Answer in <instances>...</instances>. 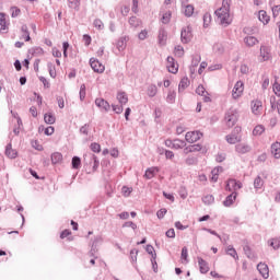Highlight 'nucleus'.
Returning <instances> with one entry per match:
<instances>
[{
    "mask_svg": "<svg viewBox=\"0 0 280 280\" xmlns=\"http://www.w3.org/2000/svg\"><path fill=\"white\" fill-rule=\"evenodd\" d=\"M240 119V115L237 114V109L230 108L225 114V125L228 128H233L237 124Z\"/></svg>",
    "mask_w": 280,
    "mask_h": 280,
    "instance_id": "nucleus-2",
    "label": "nucleus"
},
{
    "mask_svg": "<svg viewBox=\"0 0 280 280\" xmlns=\"http://www.w3.org/2000/svg\"><path fill=\"white\" fill-rule=\"evenodd\" d=\"M182 43L187 45V43L191 42V38H194V33H191V26L183 27L180 33Z\"/></svg>",
    "mask_w": 280,
    "mask_h": 280,
    "instance_id": "nucleus-6",
    "label": "nucleus"
},
{
    "mask_svg": "<svg viewBox=\"0 0 280 280\" xmlns=\"http://www.w3.org/2000/svg\"><path fill=\"white\" fill-rule=\"evenodd\" d=\"M94 27H96V30H104V23L102 22V20H95Z\"/></svg>",
    "mask_w": 280,
    "mask_h": 280,
    "instance_id": "nucleus-60",
    "label": "nucleus"
},
{
    "mask_svg": "<svg viewBox=\"0 0 280 280\" xmlns=\"http://www.w3.org/2000/svg\"><path fill=\"white\" fill-rule=\"evenodd\" d=\"M269 246L273 247L275 250H277V248H280V238L270 240Z\"/></svg>",
    "mask_w": 280,
    "mask_h": 280,
    "instance_id": "nucleus-43",
    "label": "nucleus"
},
{
    "mask_svg": "<svg viewBox=\"0 0 280 280\" xmlns=\"http://www.w3.org/2000/svg\"><path fill=\"white\" fill-rule=\"evenodd\" d=\"M255 189H261L264 187V179L261 177H256L254 180Z\"/></svg>",
    "mask_w": 280,
    "mask_h": 280,
    "instance_id": "nucleus-42",
    "label": "nucleus"
},
{
    "mask_svg": "<svg viewBox=\"0 0 280 280\" xmlns=\"http://www.w3.org/2000/svg\"><path fill=\"white\" fill-rule=\"evenodd\" d=\"M5 156L8 159H16V156H19V151H16V149L12 148V143H9L5 147V152H4Z\"/></svg>",
    "mask_w": 280,
    "mask_h": 280,
    "instance_id": "nucleus-15",
    "label": "nucleus"
},
{
    "mask_svg": "<svg viewBox=\"0 0 280 280\" xmlns=\"http://www.w3.org/2000/svg\"><path fill=\"white\" fill-rule=\"evenodd\" d=\"M279 12H280V5H275L272 8V14L275 18L279 16Z\"/></svg>",
    "mask_w": 280,
    "mask_h": 280,
    "instance_id": "nucleus-63",
    "label": "nucleus"
},
{
    "mask_svg": "<svg viewBox=\"0 0 280 280\" xmlns=\"http://www.w3.org/2000/svg\"><path fill=\"white\" fill-rule=\"evenodd\" d=\"M185 145H186L185 141L176 139L173 141L172 148H174V150H183Z\"/></svg>",
    "mask_w": 280,
    "mask_h": 280,
    "instance_id": "nucleus-33",
    "label": "nucleus"
},
{
    "mask_svg": "<svg viewBox=\"0 0 280 280\" xmlns=\"http://www.w3.org/2000/svg\"><path fill=\"white\" fill-rule=\"evenodd\" d=\"M197 261H198L199 270H200L201 275H207V272H209V270H210L209 262H207V260L202 259V257H198Z\"/></svg>",
    "mask_w": 280,
    "mask_h": 280,
    "instance_id": "nucleus-14",
    "label": "nucleus"
},
{
    "mask_svg": "<svg viewBox=\"0 0 280 280\" xmlns=\"http://www.w3.org/2000/svg\"><path fill=\"white\" fill-rule=\"evenodd\" d=\"M271 108H276L280 115V100L276 104L271 102Z\"/></svg>",
    "mask_w": 280,
    "mask_h": 280,
    "instance_id": "nucleus-64",
    "label": "nucleus"
},
{
    "mask_svg": "<svg viewBox=\"0 0 280 280\" xmlns=\"http://www.w3.org/2000/svg\"><path fill=\"white\" fill-rule=\"evenodd\" d=\"M10 10L12 19H16V16L21 15V9H19V7H11Z\"/></svg>",
    "mask_w": 280,
    "mask_h": 280,
    "instance_id": "nucleus-45",
    "label": "nucleus"
},
{
    "mask_svg": "<svg viewBox=\"0 0 280 280\" xmlns=\"http://www.w3.org/2000/svg\"><path fill=\"white\" fill-rule=\"evenodd\" d=\"M95 104L101 110L108 113L110 110V104H108L104 98H96Z\"/></svg>",
    "mask_w": 280,
    "mask_h": 280,
    "instance_id": "nucleus-16",
    "label": "nucleus"
},
{
    "mask_svg": "<svg viewBox=\"0 0 280 280\" xmlns=\"http://www.w3.org/2000/svg\"><path fill=\"white\" fill-rule=\"evenodd\" d=\"M234 132H236L238 135L232 133V135L226 136L228 143L235 144V143H240V141H242V136L240 135V132H242V127H235Z\"/></svg>",
    "mask_w": 280,
    "mask_h": 280,
    "instance_id": "nucleus-7",
    "label": "nucleus"
},
{
    "mask_svg": "<svg viewBox=\"0 0 280 280\" xmlns=\"http://www.w3.org/2000/svg\"><path fill=\"white\" fill-rule=\"evenodd\" d=\"M137 255H139V250L131 249L130 257H131V261H133V264H136V261H137Z\"/></svg>",
    "mask_w": 280,
    "mask_h": 280,
    "instance_id": "nucleus-59",
    "label": "nucleus"
},
{
    "mask_svg": "<svg viewBox=\"0 0 280 280\" xmlns=\"http://www.w3.org/2000/svg\"><path fill=\"white\" fill-rule=\"evenodd\" d=\"M211 25V14L206 13L203 15V27H209Z\"/></svg>",
    "mask_w": 280,
    "mask_h": 280,
    "instance_id": "nucleus-47",
    "label": "nucleus"
},
{
    "mask_svg": "<svg viewBox=\"0 0 280 280\" xmlns=\"http://www.w3.org/2000/svg\"><path fill=\"white\" fill-rule=\"evenodd\" d=\"M86 97V85L82 84L80 86V100L83 101Z\"/></svg>",
    "mask_w": 280,
    "mask_h": 280,
    "instance_id": "nucleus-51",
    "label": "nucleus"
},
{
    "mask_svg": "<svg viewBox=\"0 0 280 280\" xmlns=\"http://www.w3.org/2000/svg\"><path fill=\"white\" fill-rule=\"evenodd\" d=\"M244 43L246 47H255V45L259 43V39H257L255 36H247L244 38Z\"/></svg>",
    "mask_w": 280,
    "mask_h": 280,
    "instance_id": "nucleus-19",
    "label": "nucleus"
},
{
    "mask_svg": "<svg viewBox=\"0 0 280 280\" xmlns=\"http://www.w3.org/2000/svg\"><path fill=\"white\" fill-rule=\"evenodd\" d=\"M273 93H275V95H277V97H280V84H279V82H275L273 83Z\"/></svg>",
    "mask_w": 280,
    "mask_h": 280,
    "instance_id": "nucleus-54",
    "label": "nucleus"
},
{
    "mask_svg": "<svg viewBox=\"0 0 280 280\" xmlns=\"http://www.w3.org/2000/svg\"><path fill=\"white\" fill-rule=\"evenodd\" d=\"M51 163H54V165L58 164V163H62V154L60 152H55L51 154Z\"/></svg>",
    "mask_w": 280,
    "mask_h": 280,
    "instance_id": "nucleus-30",
    "label": "nucleus"
},
{
    "mask_svg": "<svg viewBox=\"0 0 280 280\" xmlns=\"http://www.w3.org/2000/svg\"><path fill=\"white\" fill-rule=\"evenodd\" d=\"M264 132H266V127H264V125H258L253 130L254 137H260Z\"/></svg>",
    "mask_w": 280,
    "mask_h": 280,
    "instance_id": "nucleus-29",
    "label": "nucleus"
},
{
    "mask_svg": "<svg viewBox=\"0 0 280 280\" xmlns=\"http://www.w3.org/2000/svg\"><path fill=\"white\" fill-rule=\"evenodd\" d=\"M184 14H185V16H194V5L187 4L184 8Z\"/></svg>",
    "mask_w": 280,
    "mask_h": 280,
    "instance_id": "nucleus-38",
    "label": "nucleus"
},
{
    "mask_svg": "<svg viewBox=\"0 0 280 280\" xmlns=\"http://www.w3.org/2000/svg\"><path fill=\"white\" fill-rule=\"evenodd\" d=\"M171 19H172V12L168 11L163 14L162 23L167 24V23H170Z\"/></svg>",
    "mask_w": 280,
    "mask_h": 280,
    "instance_id": "nucleus-49",
    "label": "nucleus"
},
{
    "mask_svg": "<svg viewBox=\"0 0 280 280\" xmlns=\"http://www.w3.org/2000/svg\"><path fill=\"white\" fill-rule=\"evenodd\" d=\"M156 93H159V88H156V85L152 84L148 88L149 97H154Z\"/></svg>",
    "mask_w": 280,
    "mask_h": 280,
    "instance_id": "nucleus-36",
    "label": "nucleus"
},
{
    "mask_svg": "<svg viewBox=\"0 0 280 280\" xmlns=\"http://www.w3.org/2000/svg\"><path fill=\"white\" fill-rule=\"evenodd\" d=\"M196 93L197 95H201L205 102H211V97L206 95L207 91L205 90L203 85H198V88L196 89Z\"/></svg>",
    "mask_w": 280,
    "mask_h": 280,
    "instance_id": "nucleus-23",
    "label": "nucleus"
},
{
    "mask_svg": "<svg viewBox=\"0 0 280 280\" xmlns=\"http://www.w3.org/2000/svg\"><path fill=\"white\" fill-rule=\"evenodd\" d=\"M18 34H19L20 40H25V43H30V40H32L27 24L22 25Z\"/></svg>",
    "mask_w": 280,
    "mask_h": 280,
    "instance_id": "nucleus-10",
    "label": "nucleus"
},
{
    "mask_svg": "<svg viewBox=\"0 0 280 280\" xmlns=\"http://www.w3.org/2000/svg\"><path fill=\"white\" fill-rule=\"evenodd\" d=\"M156 174H159V167H150L145 171L144 176L150 179V178H154V176H156Z\"/></svg>",
    "mask_w": 280,
    "mask_h": 280,
    "instance_id": "nucleus-26",
    "label": "nucleus"
},
{
    "mask_svg": "<svg viewBox=\"0 0 280 280\" xmlns=\"http://www.w3.org/2000/svg\"><path fill=\"white\" fill-rule=\"evenodd\" d=\"M236 152H238V154H247V152H250V145L246 143H240L236 145Z\"/></svg>",
    "mask_w": 280,
    "mask_h": 280,
    "instance_id": "nucleus-22",
    "label": "nucleus"
},
{
    "mask_svg": "<svg viewBox=\"0 0 280 280\" xmlns=\"http://www.w3.org/2000/svg\"><path fill=\"white\" fill-rule=\"evenodd\" d=\"M68 5L78 12L80 10V0H68Z\"/></svg>",
    "mask_w": 280,
    "mask_h": 280,
    "instance_id": "nucleus-34",
    "label": "nucleus"
},
{
    "mask_svg": "<svg viewBox=\"0 0 280 280\" xmlns=\"http://www.w3.org/2000/svg\"><path fill=\"white\" fill-rule=\"evenodd\" d=\"M174 54H175V56H177V58H183V56H185V48H183V46L178 45L175 47Z\"/></svg>",
    "mask_w": 280,
    "mask_h": 280,
    "instance_id": "nucleus-37",
    "label": "nucleus"
},
{
    "mask_svg": "<svg viewBox=\"0 0 280 280\" xmlns=\"http://www.w3.org/2000/svg\"><path fill=\"white\" fill-rule=\"evenodd\" d=\"M117 100L121 106L128 104V94L126 92H119L117 94Z\"/></svg>",
    "mask_w": 280,
    "mask_h": 280,
    "instance_id": "nucleus-27",
    "label": "nucleus"
},
{
    "mask_svg": "<svg viewBox=\"0 0 280 280\" xmlns=\"http://www.w3.org/2000/svg\"><path fill=\"white\" fill-rule=\"evenodd\" d=\"M257 270L261 275V277H264V279H268V277H270V270L268 269V265L259 262L257 265Z\"/></svg>",
    "mask_w": 280,
    "mask_h": 280,
    "instance_id": "nucleus-13",
    "label": "nucleus"
},
{
    "mask_svg": "<svg viewBox=\"0 0 280 280\" xmlns=\"http://www.w3.org/2000/svg\"><path fill=\"white\" fill-rule=\"evenodd\" d=\"M202 200H203L205 205H212L214 198L212 195H208V196H205Z\"/></svg>",
    "mask_w": 280,
    "mask_h": 280,
    "instance_id": "nucleus-55",
    "label": "nucleus"
},
{
    "mask_svg": "<svg viewBox=\"0 0 280 280\" xmlns=\"http://www.w3.org/2000/svg\"><path fill=\"white\" fill-rule=\"evenodd\" d=\"M250 109L253 115L259 116L261 113H264V103L259 100H254L250 103Z\"/></svg>",
    "mask_w": 280,
    "mask_h": 280,
    "instance_id": "nucleus-8",
    "label": "nucleus"
},
{
    "mask_svg": "<svg viewBox=\"0 0 280 280\" xmlns=\"http://www.w3.org/2000/svg\"><path fill=\"white\" fill-rule=\"evenodd\" d=\"M90 67L94 73H104L106 71V66L95 58L90 59Z\"/></svg>",
    "mask_w": 280,
    "mask_h": 280,
    "instance_id": "nucleus-3",
    "label": "nucleus"
},
{
    "mask_svg": "<svg viewBox=\"0 0 280 280\" xmlns=\"http://www.w3.org/2000/svg\"><path fill=\"white\" fill-rule=\"evenodd\" d=\"M222 172H224V168H222V166L219 167H214L211 172V182L212 183H218V176H220V174H222Z\"/></svg>",
    "mask_w": 280,
    "mask_h": 280,
    "instance_id": "nucleus-20",
    "label": "nucleus"
},
{
    "mask_svg": "<svg viewBox=\"0 0 280 280\" xmlns=\"http://www.w3.org/2000/svg\"><path fill=\"white\" fill-rule=\"evenodd\" d=\"M226 255H230V257H233V259H237V250H235L231 245L226 248Z\"/></svg>",
    "mask_w": 280,
    "mask_h": 280,
    "instance_id": "nucleus-39",
    "label": "nucleus"
},
{
    "mask_svg": "<svg viewBox=\"0 0 280 280\" xmlns=\"http://www.w3.org/2000/svg\"><path fill=\"white\" fill-rule=\"evenodd\" d=\"M55 131H56V129L50 126V127L45 128L44 133H45L47 137H51V135H54Z\"/></svg>",
    "mask_w": 280,
    "mask_h": 280,
    "instance_id": "nucleus-58",
    "label": "nucleus"
},
{
    "mask_svg": "<svg viewBox=\"0 0 280 280\" xmlns=\"http://www.w3.org/2000/svg\"><path fill=\"white\" fill-rule=\"evenodd\" d=\"M189 84H190L189 79L187 77L183 78L178 85V93H183V91H185V89H187Z\"/></svg>",
    "mask_w": 280,
    "mask_h": 280,
    "instance_id": "nucleus-25",
    "label": "nucleus"
},
{
    "mask_svg": "<svg viewBox=\"0 0 280 280\" xmlns=\"http://www.w3.org/2000/svg\"><path fill=\"white\" fill-rule=\"evenodd\" d=\"M187 143H196L202 139V132L200 131H188L185 136Z\"/></svg>",
    "mask_w": 280,
    "mask_h": 280,
    "instance_id": "nucleus-9",
    "label": "nucleus"
},
{
    "mask_svg": "<svg viewBox=\"0 0 280 280\" xmlns=\"http://www.w3.org/2000/svg\"><path fill=\"white\" fill-rule=\"evenodd\" d=\"M166 68L170 73H178V63H176L173 57H167Z\"/></svg>",
    "mask_w": 280,
    "mask_h": 280,
    "instance_id": "nucleus-11",
    "label": "nucleus"
},
{
    "mask_svg": "<svg viewBox=\"0 0 280 280\" xmlns=\"http://www.w3.org/2000/svg\"><path fill=\"white\" fill-rule=\"evenodd\" d=\"M270 48H268L267 46H261L259 55L260 62H266L267 60H270Z\"/></svg>",
    "mask_w": 280,
    "mask_h": 280,
    "instance_id": "nucleus-12",
    "label": "nucleus"
},
{
    "mask_svg": "<svg viewBox=\"0 0 280 280\" xmlns=\"http://www.w3.org/2000/svg\"><path fill=\"white\" fill-rule=\"evenodd\" d=\"M140 24L141 22L139 21V19H137V16H131L129 19V25H131V27H139Z\"/></svg>",
    "mask_w": 280,
    "mask_h": 280,
    "instance_id": "nucleus-44",
    "label": "nucleus"
},
{
    "mask_svg": "<svg viewBox=\"0 0 280 280\" xmlns=\"http://www.w3.org/2000/svg\"><path fill=\"white\" fill-rule=\"evenodd\" d=\"M249 71H250V68H248L247 65H241V73L246 75L247 73H249Z\"/></svg>",
    "mask_w": 280,
    "mask_h": 280,
    "instance_id": "nucleus-61",
    "label": "nucleus"
},
{
    "mask_svg": "<svg viewBox=\"0 0 280 280\" xmlns=\"http://www.w3.org/2000/svg\"><path fill=\"white\" fill-rule=\"evenodd\" d=\"M158 38H159L160 45H165L167 40V33L165 31H160Z\"/></svg>",
    "mask_w": 280,
    "mask_h": 280,
    "instance_id": "nucleus-35",
    "label": "nucleus"
},
{
    "mask_svg": "<svg viewBox=\"0 0 280 280\" xmlns=\"http://www.w3.org/2000/svg\"><path fill=\"white\" fill-rule=\"evenodd\" d=\"M138 38H139V40H145V38H148V30H142V31L138 34Z\"/></svg>",
    "mask_w": 280,
    "mask_h": 280,
    "instance_id": "nucleus-56",
    "label": "nucleus"
},
{
    "mask_svg": "<svg viewBox=\"0 0 280 280\" xmlns=\"http://www.w3.org/2000/svg\"><path fill=\"white\" fill-rule=\"evenodd\" d=\"M271 154L272 156H275L276 159L280 158V142H273L271 144Z\"/></svg>",
    "mask_w": 280,
    "mask_h": 280,
    "instance_id": "nucleus-24",
    "label": "nucleus"
},
{
    "mask_svg": "<svg viewBox=\"0 0 280 280\" xmlns=\"http://www.w3.org/2000/svg\"><path fill=\"white\" fill-rule=\"evenodd\" d=\"M48 69H49V75L50 78H56V68H54V63H48Z\"/></svg>",
    "mask_w": 280,
    "mask_h": 280,
    "instance_id": "nucleus-57",
    "label": "nucleus"
},
{
    "mask_svg": "<svg viewBox=\"0 0 280 280\" xmlns=\"http://www.w3.org/2000/svg\"><path fill=\"white\" fill-rule=\"evenodd\" d=\"M92 152H95L96 154H100V152H102V145H100V143L94 142L90 145Z\"/></svg>",
    "mask_w": 280,
    "mask_h": 280,
    "instance_id": "nucleus-46",
    "label": "nucleus"
},
{
    "mask_svg": "<svg viewBox=\"0 0 280 280\" xmlns=\"http://www.w3.org/2000/svg\"><path fill=\"white\" fill-rule=\"evenodd\" d=\"M8 30V22L5 21V14L0 13V32H5Z\"/></svg>",
    "mask_w": 280,
    "mask_h": 280,
    "instance_id": "nucleus-31",
    "label": "nucleus"
},
{
    "mask_svg": "<svg viewBox=\"0 0 280 280\" xmlns=\"http://www.w3.org/2000/svg\"><path fill=\"white\" fill-rule=\"evenodd\" d=\"M121 194L125 198H128L132 194V187L124 186L121 188Z\"/></svg>",
    "mask_w": 280,
    "mask_h": 280,
    "instance_id": "nucleus-41",
    "label": "nucleus"
},
{
    "mask_svg": "<svg viewBox=\"0 0 280 280\" xmlns=\"http://www.w3.org/2000/svg\"><path fill=\"white\" fill-rule=\"evenodd\" d=\"M215 15L221 25H231L233 16H231V0H223L222 7L215 11Z\"/></svg>",
    "mask_w": 280,
    "mask_h": 280,
    "instance_id": "nucleus-1",
    "label": "nucleus"
},
{
    "mask_svg": "<svg viewBox=\"0 0 280 280\" xmlns=\"http://www.w3.org/2000/svg\"><path fill=\"white\" fill-rule=\"evenodd\" d=\"M236 199H237V192H232L223 201L224 207H231L233 205V202H235Z\"/></svg>",
    "mask_w": 280,
    "mask_h": 280,
    "instance_id": "nucleus-21",
    "label": "nucleus"
},
{
    "mask_svg": "<svg viewBox=\"0 0 280 280\" xmlns=\"http://www.w3.org/2000/svg\"><path fill=\"white\" fill-rule=\"evenodd\" d=\"M113 110L117 115H121V113H124V106L122 105H113Z\"/></svg>",
    "mask_w": 280,
    "mask_h": 280,
    "instance_id": "nucleus-53",
    "label": "nucleus"
},
{
    "mask_svg": "<svg viewBox=\"0 0 280 280\" xmlns=\"http://www.w3.org/2000/svg\"><path fill=\"white\" fill-rule=\"evenodd\" d=\"M166 102H168V104H174V102H176V91L168 90L166 95Z\"/></svg>",
    "mask_w": 280,
    "mask_h": 280,
    "instance_id": "nucleus-28",
    "label": "nucleus"
},
{
    "mask_svg": "<svg viewBox=\"0 0 280 280\" xmlns=\"http://www.w3.org/2000/svg\"><path fill=\"white\" fill-rule=\"evenodd\" d=\"M32 147L35 150H38V152H43V150H44L43 144H40V142H38V140H33L32 141Z\"/></svg>",
    "mask_w": 280,
    "mask_h": 280,
    "instance_id": "nucleus-48",
    "label": "nucleus"
},
{
    "mask_svg": "<svg viewBox=\"0 0 280 280\" xmlns=\"http://www.w3.org/2000/svg\"><path fill=\"white\" fill-rule=\"evenodd\" d=\"M166 214H167V209L165 208H162L156 212V217L159 218V220H163Z\"/></svg>",
    "mask_w": 280,
    "mask_h": 280,
    "instance_id": "nucleus-50",
    "label": "nucleus"
},
{
    "mask_svg": "<svg viewBox=\"0 0 280 280\" xmlns=\"http://www.w3.org/2000/svg\"><path fill=\"white\" fill-rule=\"evenodd\" d=\"M244 95V82L237 81L232 90L233 100H240Z\"/></svg>",
    "mask_w": 280,
    "mask_h": 280,
    "instance_id": "nucleus-5",
    "label": "nucleus"
},
{
    "mask_svg": "<svg viewBox=\"0 0 280 280\" xmlns=\"http://www.w3.org/2000/svg\"><path fill=\"white\" fill-rule=\"evenodd\" d=\"M258 19L260 21V23L268 25V23H270V15H268V13L264 10L258 12Z\"/></svg>",
    "mask_w": 280,
    "mask_h": 280,
    "instance_id": "nucleus-18",
    "label": "nucleus"
},
{
    "mask_svg": "<svg viewBox=\"0 0 280 280\" xmlns=\"http://www.w3.org/2000/svg\"><path fill=\"white\" fill-rule=\"evenodd\" d=\"M202 150L201 144H190L184 149V154H191L194 152H200Z\"/></svg>",
    "mask_w": 280,
    "mask_h": 280,
    "instance_id": "nucleus-17",
    "label": "nucleus"
},
{
    "mask_svg": "<svg viewBox=\"0 0 280 280\" xmlns=\"http://www.w3.org/2000/svg\"><path fill=\"white\" fill-rule=\"evenodd\" d=\"M80 165H82V160H80L78 156L72 158L73 170H80Z\"/></svg>",
    "mask_w": 280,
    "mask_h": 280,
    "instance_id": "nucleus-40",
    "label": "nucleus"
},
{
    "mask_svg": "<svg viewBox=\"0 0 280 280\" xmlns=\"http://www.w3.org/2000/svg\"><path fill=\"white\" fill-rule=\"evenodd\" d=\"M225 189L226 191H232V194H236L238 189H242V182L230 178L226 182Z\"/></svg>",
    "mask_w": 280,
    "mask_h": 280,
    "instance_id": "nucleus-4",
    "label": "nucleus"
},
{
    "mask_svg": "<svg viewBox=\"0 0 280 280\" xmlns=\"http://www.w3.org/2000/svg\"><path fill=\"white\" fill-rule=\"evenodd\" d=\"M187 257H188V252H187V247H183L182 249V262L183 264H187Z\"/></svg>",
    "mask_w": 280,
    "mask_h": 280,
    "instance_id": "nucleus-52",
    "label": "nucleus"
},
{
    "mask_svg": "<svg viewBox=\"0 0 280 280\" xmlns=\"http://www.w3.org/2000/svg\"><path fill=\"white\" fill-rule=\"evenodd\" d=\"M44 121L45 124H56V116H54V114L51 113H46L44 115Z\"/></svg>",
    "mask_w": 280,
    "mask_h": 280,
    "instance_id": "nucleus-32",
    "label": "nucleus"
},
{
    "mask_svg": "<svg viewBox=\"0 0 280 280\" xmlns=\"http://www.w3.org/2000/svg\"><path fill=\"white\" fill-rule=\"evenodd\" d=\"M91 37L89 35H83V43L86 47H89V45H91Z\"/></svg>",
    "mask_w": 280,
    "mask_h": 280,
    "instance_id": "nucleus-62",
    "label": "nucleus"
}]
</instances>
